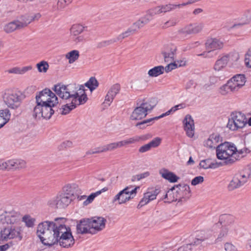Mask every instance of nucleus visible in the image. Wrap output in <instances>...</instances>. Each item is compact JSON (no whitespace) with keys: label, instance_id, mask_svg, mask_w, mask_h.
<instances>
[{"label":"nucleus","instance_id":"1","mask_svg":"<svg viewBox=\"0 0 251 251\" xmlns=\"http://www.w3.org/2000/svg\"><path fill=\"white\" fill-rule=\"evenodd\" d=\"M66 219L56 218L54 222L46 221L40 223L37 227L36 234L45 245L51 246L56 243L63 248H69L75 243V240L70 227L64 223Z\"/></svg>","mask_w":251,"mask_h":251},{"label":"nucleus","instance_id":"2","mask_svg":"<svg viewBox=\"0 0 251 251\" xmlns=\"http://www.w3.org/2000/svg\"><path fill=\"white\" fill-rule=\"evenodd\" d=\"M53 90L59 97L66 100V104L61 109L62 115L68 114L77 105L83 104L88 99L83 85L58 84L54 86Z\"/></svg>","mask_w":251,"mask_h":251},{"label":"nucleus","instance_id":"3","mask_svg":"<svg viewBox=\"0 0 251 251\" xmlns=\"http://www.w3.org/2000/svg\"><path fill=\"white\" fill-rule=\"evenodd\" d=\"M80 191L78 186L75 183L65 185L57 195L50 199L47 204L54 209H63L67 207L73 200L75 195Z\"/></svg>","mask_w":251,"mask_h":251},{"label":"nucleus","instance_id":"4","mask_svg":"<svg viewBox=\"0 0 251 251\" xmlns=\"http://www.w3.org/2000/svg\"><path fill=\"white\" fill-rule=\"evenodd\" d=\"M235 146L230 142H223L216 147V155L220 160H224L226 164H231L239 160L235 150Z\"/></svg>","mask_w":251,"mask_h":251},{"label":"nucleus","instance_id":"5","mask_svg":"<svg viewBox=\"0 0 251 251\" xmlns=\"http://www.w3.org/2000/svg\"><path fill=\"white\" fill-rule=\"evenodd\" d=\"M25 96L20 91L13 90H6L2 95L4 104L10 109L16 110L21 105Z\"/></svg>","mask_w":251,"mask_h":251},{"label":"nucleus","instance_id":"6","mask_svg":"<svg viewBox=\"0 0 251 251\" xmlns=\"http://www.w3.org/2000/svg\"><path fill=\"white\" fill-rule=\"evenodd\" d=\"M158 103L157 99L151 98L147 101H144L139 106L134 109L132 112L130 119L131 120H140L144 118L151 112Z\"/></svg>","mask_w":251,"mask_h":251},{"label":"nucleus","instance_id":"7","mask_svg":"<svg viewBox=\"0 0 251 251\" xmlns=\"http://www.w3.org/2000/svg\"><path fill=\"white\" fill-rule=\"evenodd\" d=\"M250 178H251V163L234 176L228 184V188L229 190L238 188L247 182Z\"/></svg>","mask_w":251,"mask_h":251},{"label":"nucleus","instance_id":"8","mask_svg":"<svg viewBox=\"0 0 251 251\" xmlns=\"http://www.w3.org/2000/svg\"><path fill=\"white\" fill-rule=\"evenodd\" d=\"M247 123V119L243 113L240 112L232 113L228 119L227 127L235 131L244 127Z\"/></svg>","mask_w":251,"mask_h":251},{"label":"nucleus","instance_id":"9","mask_svg":"<svg viewBox=\"0 0 251 251\" xmlns=\"http://www.w3.org/2000/svg\"><path fill=\"white\" fill-rule=\"evenodd\" d=\"M58 103L57 97L49 89H44L36 96V103L55 106Z\"/></svg>","mask_w":251,"mask_h":251},{"label":"nucleus","instance_id":"10","mask_svg":"<svg viewBox=\"0 0 251 251\" xmlns=\"http://www.w3.org/2000/svg\"><path fill=\"white\" fill-rule=\"evenodd\" d=\"M54 106L50 104L36 103L32 111V116L37 119H41L42 118L49 119L54 113L52 109Z\"/></svg>","mask_w":251,"mask_h":251},{"label":"nucleus","instance_id":"11","mask_svg":"<svg viewBox=\"0 0 251 251\" xmlns=\"http://www.w3.org/2000/svg\"><path fill=\"white\" fill-rule=\"evenodd\" d=\"M24 227L18 226H7L0 231V237L2 240H7L17 238L19 241L23 239Z\"/></svg>","mask_w":251,"mask_h":251},{"label":"nucleus","instance_id":"12","mask_svg":"<svg viewBox=\"0 0 251 251\" xmlns=\"http://www.w3.org/2000/svg\"><path fill=\"white\" fill-rule=\"evenodd\" d=\"M131 187H126L123 190L118 193L114 198L113 202L117 201L119 204H123L133 198L137 193V190L139 187L137 186L131 189Z\"/></svg>","mask_w":251,"mask_h":251},{"label":"nucleus","instance_id":"13","mask_svg":"<svg viewBox=\"0 0 251 251\" xmlns=\"http://www.w3.org/2000/svg\"><path fill=\"white\" fill-rule=\"evenodd\" d=\"M203 28L202 23H191L180 27L177 33L183 37H187L191 34H196L201 31Z\"/></svg>","mask_w":251,"mask_h":251},{"label":"nucleus","instance_id":"14","mask_svg":"<svg viewBox=\"0 0 251 251\" xmlns=\"http://www.w3.org/2000/svg\"><path fill=\"white\" fill-rule=\"evenodd\" d=\"M20 214L14 210L5 211L0 215V221L3 224L13 225L20 221Z\"/></svg>","mask_w":251,"mask_h":251},{"label":"nucleus","instance_id":"15","mask_svg":"<svg viewBox=\"0 0 251 251\" xmlns=\"http://www.w3.org/2000/svg\"><path fill=\"white\" fill-rule=\"evenodd\" d=\"M224 42L222 40L218 38H211L207 40L205 43V47L207 52H204L199 55H203L205 57H211L210 53L211 51L220 50L223 47Z\"/></svg>","mask_w":251,"mask_h":251},{"label":"nucleus","instance_id":"16","mask_svg":"<svg viewBox=\"0 0 251 251\" xmlns=\"http://www.w3.org/2000/svg\"><path fill=\"white\" fill-rule=\"evenodd\" d=\"M177 48L173 45L165 46L162 50L161 54L166 63L174 61L176 56Z\"/></svg>","mask_w":251,"mask_h":251},{"label":"nucleus","instance_id":"17","mask_svg":"<svg viewBox=\"0 0 251 251\" xmlns=\"http://www.w3.org/2000/svg\"><path fill=\"white\" fill-rule=\"evenodd\" d=\"M184 107L183 104H179L178 105H176L173 107H172L169 110L165 112V113H163L159 116L155 117L152 118H150L146 120H144L141 122H140L139 123H137L136 124V126H140V128H144L146 126H145V125H147V126H149V125H148V124L150 123L151 122L155 120H158L161 118H162L164 116L169 115L171 113L175 112L176 110L183 108Z\"/></svg>","mask_w":251,"mask_h":251},{"label":"nucleus","instance_id":"18","mask_svg":"<svg viewBox=\"0 0 251 251\" xmlns=\"http://www.w3.org/2000/svg\"><path fill=\"white\" fill-rule=\"evenodd\" d=\"M84 26L79 24H75L70 28V36L75 43L82 42L84 40L83 35H79L84 30Z\"/></svg>","mask_w":251,"mask_h":251},{"label":"nucleus","instance_id":"19","mask_svg":"<svg viewBox=\"0 0 251 251\" xmlns=\"http://www.w3.org/2000/svg\"><path fill=\"white\" fill-rule=\"evenodd\" d=\"M9 171L19 172L25 169L27 163L24 159L20 158L9 159Z\"/></svg>","mask_w":251,"mask_h":251},{"label":"nucleus","instance_id":"20","mask_svg":"<svg viewBox=\"0 0 251 251\" xmlns=\"http://www.w3.org/2000/svg\"><path fill=\"white\" fill-rule=\"evenodd\" d=\"M77 233H91L94 234L90 219H83L80 220L76 226Z\"/></svg>","mask_w":251,"mask_h":251},{"label":"nucleus","instance_id":"21","mask_svg":"<svg viewBox=\"0 0 251 251\" xmlns=\"http://www.w3.org/2000/svg\"><path fill=\"white\" fill-rule=\"evenodd\" d=\"M90 220L94 234L105 228L106 220L104 218L102 217H94Z\"/></svg>","mask_w":251,"mask_h":251},{"label":"nucleus","instance_id":"22","mask_svg":"<svg viewBox=\"0 0 251 251\" xmlns=\"http://www.w3.org/2000/svg\"><path fill=\"white\" fill-rule=\"evenodd\" d=\"M228 81L232 90L237 91L245 85L246 80L244 75L238 74L233 76Z\"/></svg>","mask_w":251,"mask_h":251},{"label":"nucleus","instance_id":"23","mask_svg":"<svg viewBox=\"0 0 251 251\" xmlns=\"http://www.w3.org/2000/svg\"><path fill=\"white\" fill-rule=\"evenodd\" d=\"M183 124L187 135L192 137L194 135L195 125L194 120L191 115L189 114L186 115L183 120Z\"/></svg>","mask_w":251,"mask_h":251},{"label":"nucleus","instance_id":"24","mask_svg":"<svg viewBox=\"0 0 251 251\" xmlns=\"http://www.w3.org/2000/svg\"><path fill=\"white\" fill-rule=\"evenodd\" d=\"M235 151L237 156H238L239 160L251 151V146L246 144V142H239L235 146Z\"/></svg>","mask_w":251,"mask_h":251},{"label":"nucleus","instance_id":"25","mask_svg":"<svg viewBox=\"0 0 251 251\" xmlns=\"http://www.w3.org/2000/svg\"><path fill=\"white\" fill-rule=\"evenodd\" d=\"M123 142H113L108 144L107 146L102 147H98L96 149H92L89 151V153H97L112 150L117 148L121 147L124 146Z\"/></svg>","mask_w":251,"mask_h":251},{"label":"nucleus","instance_id":"26","mask_svg":"<svg viewBox=\"0 0 251 251\" xmlns=\"http://www.w3.org/2000/svg\"><path fill=\"white\" fill-rule=\"evenodd\" d=\"M120 89V87L119 85L115 84L113 85L105 96L104 103L107 104V106H109L116 95L119 93Z\"/></svg>","mask_w":251,"mask_h":251},{"label":"nucleus","instance_id":"27","mask_svg":"<svg viewBox=\"0 0 251 251\" xmlns=\"http://www.w3.org/2000/svg\"><path fill=\"white\" fill-rule=\"evenodd\" d=\"M159 173L163 178L167 180L171 183L176 182L179 179V177L174 173L170 172L168 170L165 168L160 169Z\"/></svg>","mask_w":251,"mask_h":251},{"label":"nucleus","instance_id":"28","mask_svg":"<svg viewBox=\"0 0 251 251\" xmlns=\"http://www.w3.org/2000/svg\"><path fill=\"white\" fill-rule=\"evenodd\" d=\"M176 193L178 197H179V199L181 198L187 199L189 198L190 196V189L188 185H176Z\"/></svg>","mask_w":251,"mask_h":251},{"label":"nucleus","instance_id":"29","mask_svg":"<svg viewBox=\"0 0 251 251\" xmlns=\"http://www.w3.org/2000/svg\"><path fill=\"white\" fill-rule=\"evenodd\" d=\"M220 221L221 224H223V226H226L231 230L233 227V224L234 222V218L230 215H223L220 217Z\"/></svg>","mask_w":251,"mask_h":251},{"label":"nucleus","instance_id":"30","mask_svg":"<svg viewBox=\"0 0 251 251\" xmlns=\"http://www.w3.org/2000/svg\"><path fill=\"white\" fill-rule=\"evenodd\" d=\"M227 57L223 55L218 59L215 63L213 69L216 72H219L224 69L227 64Z\"/></svg>","mask_w":251,"mask_h":251},{"label":"nucleus","instance_id":"31","mask_svg":"<svg viewBox=\"0 0 251 251\" xmlns=\"http://www.w3.org/2000/svg\"><path fill=\"white\" fill-rule=\"evenodd\" d=\"M11 114L8 109L0 110V128L5 125L9 120Z\"/></svg>","mask_w":251,"mask_h":251},{"label":"nucleus","instance_id":"32","mask_svg":"<svg viewBox=\"0 0 251 251\" xmlns=\"http://www.w3.org/2000/svg\"><path fill=\"white\" fill-rule=\"evenodd\" d=\"M32 69V67L31 66H27L23 67H16L9 70L8 72L10 74H14L16 75H24Z\"/></svg>","mask_w":251,"mask_h":251},{"label":"nucleus","instance_id":"33","mask_svg":"<svg viewBox=\"0 0 251 251\" xmlns=\"http://www.w3.org/2000/svg\"><path fill=\"white\" fill-rule=\"evenodd\" d=\"M79 57V52L77 50H71L65 54V58L68 60L69 64H73L77 60Z\"/></svg>","mask_w":251,"mask_h":251},{"label":"nucleus","instance_id":"34","mask_svg":"<svg viewBox=\"0 0 251 251\" xmlns=\"http://www.w3.org/2000/svg\"><path fill=\"white\" fill-rule=\"evenodd\" d=\"M176 185H175L172 187L166 194L164 199H167L166 202H171L174 201H176L177 200H179V197L176 194L175 196L174 194L173 191L176 190Z\"/></svg>","mask_w":251,"mask_h":251},{"label":"nucleus","instance_id":"35","mask_svg":"<svg viewBox=\"0 0 251 251\" xmlns=\"http://www.w3.org/2000/svg\"><path fill=\"white\" fill-rule=\"evenodd\" d=\"M230 231L227 227L222 226L218 234L217 237L215 240V243H218L223 241Z\"/></svg>","mask_w":251,"mask_h":251},{"label":"nucleus","instance_id":"36","mask_svg":"<svg viewBox=\"0 0 251 251\" xmlns=\"http://www.w3.org/2000/svg\"><path fill=\"white\" fill-rule=\"evenodd\" d=\"M21 28L17 21H14L6 24L3 27L4 31L6 33H11L17 29Z\"/></svg>","mask_w":251,"mask_h":251},{"label":"nucleus","instance_id":"37","mask_svg":"<svg viewBox=\"0 0 251 251\" xmlns=\"http://www.w3.org/2000/svg\"><path fill=\"white\" fill-rule=\"evenodd\" d=\"M164 67L162 66H158L150 69L148 73L151 77H156L164 73Z\"/></svg>","mask_w":251,"mask_h":251},{"label":"nucleus","instance_id":"38","mask_svg":"<svg viewBox=\"0 0 251 251\" xmlns=\"http://www.w3.org/2000/svg\"><path fill=\"white\" fill-rule=\"evenodd\" d=\"M159 14L162 13H166L174 10L177 7L179 8L180 5H175L174 4H168L157 6Z\"/></svg>","mask_w":251,"mask_h":251},{"label":"nucleus","instance_id":"39","mask_svg":"<svg viewBox=\"0 0 251 251\" xmlns=\"http://www.w3.org/2000/svg\"><path fill=\"white\" fill-rule=\"evenodd\" d=\"M17 21L21 28L25 27L31 22L30 15L25 14L23 15Z\"/></svg>","mask_w":251,"mask_h":251},{"label":"nucleus","instance_id":"40","mask_svg":"<svg viewBox=\"0 0 251 251\" xmlns=\"http://www.w3.org/2000/svg\"><path fill=\"white\" fill-rule=\"evenodd\" d=\"M159 14L157 7H154L149 9L147 11V13L143 17L148 23V24L151 20L152 18L156 15Z\"/></svg>","mask_w":251,"mask_h":251},{"label":"nucleus","instance_id":"41","mask_svg":"<svg viewBox=\"0 0 251 251\" xmlns=\"http://www.w3.org/2000/svg\"><path fill=\"white\" fill-rule=\"evenodd\" d=\"M147 24L148 23L142 17L136 22H134L130 27L135 33L137 30L143 27Z\"/></svg>","mask_w":251,"mask_h":251},{"label":"nucleus","instance_id":"42","mask_svg":"<svg viewBox=\"0 0 251 251\" xmlns=\"http://www.w3.org/2000/svg\"><path fill=\"white\" fill-rule=\"evenodd\" d=\"M200 166L204 169L215 168L218 166L217 164L213 162L210 159H207L201 161L200 163Z\"/></svg>","mask_w":251,"mask_h":251},{"label":"nucleus","instance_id":"43","mask_svg":"<svg viewBox=\"0 0 251 251\" xmlns=\"http://www.w3.org/2000/svg\"><path fill=\"white\" fill-rule=\"evenodd\" d=\"M108 190L107 188L104 187L101 189V190L96 192V193H92L89 196L86 197V200L84 201L83 204L87 205L89 203H91L94 199L99 195L100 194L101 192H105Z\"/></svg>","mask_w":251,"mask_h":251},{"label":"nucleus","instance_id":"44","mask_svg":"<svg viewBox=\"0 0 251 251\" xmlns=\"http://www.w3.org/2000/svg\"><path fill=\"white\" fill-rule=\"evenodd\" d=\"M36 66L38 71L41 73H47L49 68V63L45 60L41 61L38 63L36 64Z\"/></svg>","mask_w":251,"mask_h":251},{"label":"nucleus","instance_id":"45","mask_svg":"<svg viewBox=\"0 0 251 251\" xmlns=\"http://www.w3.org/2000/svg\"><path fill=\"white\" fill-rule=\"evenodd\" d=\"M160 142H149L139 149L140 152H145L149 151L151 148H155L159 145Z\"/></svg>","mask_w":251,"mask_h":251},{"label":"nucleus","instance_id":"46","mask_svg":"<svg viewBox=\"0 0 251 251\" xmlns=\"http://www.w3.org/2000/svg\"><path fill=\"white\" fill-rule=\"evenodd\" d=\"M135 32L132 28L130 27L126 31L119 34L116 38H114L117 40V41H122L126 37L129 36L130 35L134 34Z\"/></svg>","mask_w":251,"mask_h":251},{"label":"nucleus","instance_id":"47","mask_svg":"<svg viewBox=\"0 0 251 251\" xmlns=\"http://www.w3.org/2000/svg\"><path fill=\"white\" fill-rule=\"evenodd\" d=\"M85 86L89 88L91 91H92L98 87V82L95 77H91L85 83Z\"/></svg>","mask_w":251,"mask_h":251},{"label":"nucleus","instance_id":"48","mask_svg":"<svg viewBox=\"0 0 251 251\" xmlns=\"http://www.w3.org/2000/svg\"><path fill=\"white\" fill-rule=\"evenodd\" d=\"M230 84L227 81L226 84L223 85L220 88V93L223 95H226L229 92H234L232 90L231 86L230 87Z\"/></svg>","mask_w":251,"mask_h":251},{"label":"nucleus","instance_id":"49","mask_svg":"<svg viewBox=\"0 0 251 251\" xmlns=\"http://www.w3.org/2000/svg\"><path fill=\"white\" fill-rule=\"evenodd\" d=\"M35 219L31 218L29 215H25L23 217V221L25 223L28 227H33L34 225Z\"/></svg>","mask_w":251,"mask_h":251},{"label":"nucleus","instance_id":"50","mask_svg":"<svg viewBox=\"0 0 251 251\" xmlns=\"http://www.w3.org/2000/svg\"><path fill=\"white\" fill-rule=\"evenodd\" d=\"M117 42V40L115 38H112L108 40H103L99 42L97 44L98 48H103L107 46H109L112 44H113Z\"/></svg>","mask_w":251,"mask_h":251},{"label":"nucleus","instance_id":"51","mask_svg":"<svg viewBox=\"0 0 251 251\" xmlns=\"http://www.w3.org/2000/svg\"><path fill=\"white\" fill-rule=\"evenodd\" d=\"M223 138L222 136L218 132H214L210 135L208 141H222Z\"/></svg>","mask_w":251,"mask_h":251},{"label":"nucleus","instance_id":"52","mask_svg":"<svg viewBox=\"0 0 251 251\" xmlns=\"http://www.w3.org/2000/svg\"><path fill=\"white\" fill-rule=\"evenodd\" d=\"M225 56L227 57V62H236L239 59V55L237 53H231L228 54L224 55Z\"/></svg>","mask_w":251,"mask_h":251},{"label":"nucleus","instance_id":"53","mask_svg":"<svg viewBox=\"0 0 251 251\" xmlns=\"http://www.w3.org/2000/svg\"><path fill=\"white\" fill-rule=\"evenodd\" d=\"M245 63L247 67L251 68V47L245 53Z\"/></svg>","mask_w":251,"mask_h":251},{"label":"nucleus","instance_id":"54","mask_svg":"<svg viewBox=\"0 0 251 251\" xmlns=\"http://www.w3.org/2000/svg\"><path fill=\"white\" fill-rule=\"evenodd\" d=\"M177 24L176 20L171 19L167 21V22L163 23L161 25L162 29H165L171 26H174Z\"/></svg>","mask_w":251,"mask_h":251},{"label":"nucleus","instance_id":"55","mask_svg":"<svg viewBox=\"0 0 251 251\" xmlns=\"http://www.w3.org/2000/svg\"><path fill=\"white\" fill-rule=\"evenodd\" d=\"M159 193V190L158 189H156L152 192H147L145 194H146V197H148V200L151 201L156 199V196Z\"/></svg>","mask_w":251,"mask_h":251},{"label":"nucleus","instance_id":"56","mask_svg":"<svg viewBox=\"0 0 251 251\" xmlns=\"http://www.w3.org/2000/svg\"><path fill=\"white\" fill-rule=\"evenodd\" d=\"M8 163L9 160L5 161L0 160V170L9 171Z\"/></svg>","mask_w":251,"mask_h":251},{"label":"nucleus","instance_id":"57","mask_svg":"<svg viewBox=\"0 0 251 251\" xmlns=\"http://www.w3.org/2000/svg\"><path fill=\"white\" fill-rule=\"evenodd\" d=\"M152 135L151 133H147L145 135H143L138 137H137L135 140V141H139V140H151Z\"/></svg>","mask_w":251,"mask_h":251},{"label":"nucleus","instance_id":"58","mask_svg":"<svg viewBox=\"0 0 251 251\" xmlns=\"http://www.w3.org/2000/svg\"><path fill=\"white\" fill-rule=\"evenodd\" d=\"M204 180L203 177L202 176H198L195 177L191 181V184L195 186L197 184L202 183Z\"/></svg>","mask_w":251,"mask_h":251},{"label":"nucleus","instance_id":"59","mask_svg":"<svg viewBox=\"0 0 251 251\" xmlns=\"http://www.w3.org/2000/svg\"><path fill=\"white\" fill-rule=\"evenodd\" d=\"M72 0H58L57 6L58 8H63L66 5L70 3Z\"/></svg>","mask_w":251,"mask_h":251},{"label":"nucleus","instance_id":"60","mask_svg":"<svg viewBox=\"0 0 251 251\" xmlns=\"http://www.w3.org/2000/svg\"><path fill=\"white\" fill-rule=\"evenodd\" d=\"M226 251H237L236 247L230 243H226L225 244Z\"/></svg>","mask_w":251,"mask_h":251},{"label":"nucleus","instance_id":"61","mask_svg":"<svg viewBox=\"0 0 251 251\" xmlns=\"http://www.w3.org/2000/svg\"><path fill=\"white\" fill-rule=\"evenodd\" d=\"M72 146V142H61L59 146V150H63L64 149L70 148Z\"/></svg>","mask_w":251,"mask_h":251},{"label":"nucleus","instance_id":"62","mask_svg":"<svg viewBox=\"0 0 251 251\" xmlns=\"http://www.w3.org/2000/svg\"><path fill=\"white\" fill-rule=\"evenodd\" d=\"M176 61L177 66H179V67H184L186 65L187 60L184 58Z\"/></svg>","mask_w":251,"mask_h":251},{"label":"nucleus","instance_id":"63","mask_svg":"<svg viewBox=\"0 0 251 251\" xmlns=\"http://www.w3.org/2000/svg\"><path fill=\"white\" fill-rule=\"evenodd\" d=\"M149 201H150L148 200V197H146V194H145L143 198L140 201L139 205H140L141 206H144Z\"/></svg>","mask_w":251,"mask_h":251},{"label":"nucleus","instance_id":"64","mask_svg":"<svg viewBox=\"0 0 251 251\" xmlns=\"http://www.w3.org/2000/svg\"><path fill=\"white\" fill-rule=\"evenodd\" d=\"M244 16L246 17V20L248 22L251 21V8L245 12Z\"/></svg>","mask_w":251,"mask_h":251}]
</instances>
